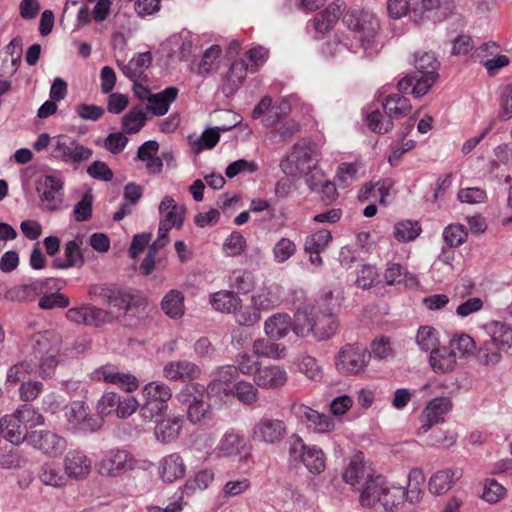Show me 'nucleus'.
I'll return each instance as SVG.
<instances>
[{
    "label": "nucleus",
    "instance_id": "1",
    "mask_svg": "<svg viewBox=\"0 0 512 512\" xmlns=\"http://www.w3.org/2000/svg\"><path fill=\"white\" fill-rule=\"evenodd\" d=\"M330 296L317 301L315 306L299 308L294 314L293 332L297 337L312 335L317 341L331 339L337 332L338 319L326 302Z\"/></svg>",
    "mask_w": 512,
    "mask_h": 512
},
{
    "label": "nucleus",
    "instance_id": "2",
    "mask_svg": "<svg viewBox=\"0 0 512 512\" xmlns=\"http://www.w3.org/2000/svg\"><path fill=\"white\" fill-rule=\"evenodd\" d=\"M439 65L440 63L434 53L416 54L414 59L415 71L398 82V90L405 93L411 88L410 92L416 98L424 96L439 77Z\"/></svg>",
    "mask_w": 512,
    "mask_h": 512
},
{
    "label": "nucleus",
    "instance_id": "3",
    "mask_svg": "<svg viewBox=\"0 0 512 512\" xmlns=\"http://www.w3.org/2000/svg\"><path fill=\"white\" fill-rule=\"evenodd\" d=\"M146 461L138 459L124 447L110 448L100 455L95 462L99 476L106 479H120L136 469H145Z\"/></svg>",
    "mask_w": 512,
    "mask_h": 512
},
{
    "label": "nucleus",
    "instance_id": "4",
    "mask_svg": "<svg viewBox=\"0 0 512 512\" xmlns=\"http://www.w3.org/2000/svg\"><path fill=\"white\" fill-rule=\"evenodd\" d=\"M62 338L54 330L34 334L30 346L35 358L38 359L39 373L42 377H51L60 362Z\"/></svg>",
    "mask_w": 512,
    "mask_h": 512
},
{
    "label": "nucleus",
    "instance_id": "5",
    "mask_svg": "<svg viewBox=\"0 0 512 512\" xmlns=\"http://www.w3.org/2000/svg\"><path fill=\"white\" fill-rule=\"evenodd\" d=\"M52 159L77 169L89 161L93 150L81 144L76 138L60 134L53 136Z\"/></svg>",
    "mask_w": 512,
    "mask_h": 512
},
{
    "label": "nucleus",
    "instance_id": "6",
    "mask_svg": "<svg viewBox=\"0 0 512 512\" xmlns=\"http://www.w3.org/2000/svg\"><path fill=\"white\" fill-rule=\"evenodd\" d=\"M487 337L483 340L482 358L486 365H494L501 359V351L512 347V326L493 322L484 327Z\"/></svg>",
    "mask_w": 512,
    "mask_h": 512
},
{
    "label": "nucleus",
    "instance_id": "7",
    "mask_svg": "<svg viewBox=\"0 0 512 512\" xmlns=\"http://www.w3.org/2000/svg\"><path fill=\"white\" fill-rule=\"evenodd\" d=\"M289 456L292 462L302 463L314 475L321 474L326 468V456L322 449L316 445H306L295 433L289 438Z\"/></svg>",
    "mask_w": 512,
    "mask_h": 512
},
{
    "label": "nucleus",
    "instance_id": "8",
    "mask_svg": "<svg viewBox=\"0 0 512 512\" xmlns=\"http://www.w3.org/2000/svg\"><path fill=\"white\" fill-rule=\"evenodd\" d=\"M68 430L74 433H94L101 429V418L90 414L89 406L83 401H73L64 407Z\"/></svg>",
    "mask_w": 512,
    "mask_h": 512
},
{
    "label": "nucleus",
    "instance_id": "9",
    "mask_svg": "<svg viewBox=\"0 0 512 512\" xmlns=\"http://www.w3.org/2000/svg\"><path fill=\"white\" fill-rule=\"evenodd\" d=\"M139 407L134 396H121L116 392H105L96 404V412L102 419L115 415L119 419L130 417Z\"/></svg>",
    "mask_w": 512,
    "mask_h": 512
},
{
    "label": "nucleus",
    "instance_id": "10",
    "mask_svg": "<svg viewBox=\"0 0 512 512\" xmlns=\"http://www.w3.org/2000/svg\"><path fill=\"white\" fill-rule=\"evenodd\" d=\"M27 445L47 457L56 458L66 450L67 441L55 431L35 429L29 431Z\"/></svg>",
    "mask_w": 512,
    "mask_h": 512
},
{
    "label": "nucleus",
    "instance_id": "11",
    "mask_svg": "<svg viewBox=\"0 0 512 512\" xmlns=\"http://www.w3.org/2000/svg\"><path fill=\"white\" fill-rule=\"evenodd\" d=\"M287 433L288 426L284 420L264 416L253 426L251 437L255 442L277 445L285 439Z\"/></svg>",
    "mask_w": 512,
    "mask_h": 512
},
{
    "label": "nucleus",
    "instance_id": "12",
    "mask_svg": "<svg viewBox=\"0 0 512 512\" xmlns=\"http://www.w3.org/2000/svg\"><path fill=\"white\" fill-rule=\"evenodd\" d=\"M370 356L366 347L361 344L344 345L336 358L335 365L342 374H358L363 371Z\"/></svg>",
    "mask_w": 512,
    "mask_h": 512
},
{
    "label": "nucleus",
    "instance_id": "13",
    "mask_svg": "<svg viewBox=\"0 0 512 512\" xmlns=\"http://www.w3.org/2000/svg\"><path fill=\"white\" fill-rule=\"evenodd\" d=\"M318 161L319 153L316 145L303 140L294 145L286 161L281 163V167L283 171L287 172L288 165H295V170L291 169L288 171L289 173L305 172L307 169L316 167Z\"/></svg>",
    "mask_w": 512,
    "mask_h": 512
},
{
    "label": "nucleus",
    "instance_id": "14",
    "mask_svg": "<svg viewBox=\"0 0 512 512\" xmlns=\"http://www.w3.org/2000/svg\"><path fill=\"white\" fill-rule=\"evenodd\" d=\"M66 318L77 325L101 327L113 321L114 316L110 311L91 304H82L72 307L66 312Z\"/></svg>",
    "mask_w": 512,
    "mask_h": 512
},
{
    "label": "nucleus",
    "instance_id": "15",
    "mask_svg": "<svg viewBox=\"0 0 512 512\" xmlns=\"http://www.w3.org/2000/svg\"><path fill=\"white\" fill-rule=\"evenodd\" d=\"M91 379L119 387L126 392L136 391L139 387L138 379L131 373L121 372L113 364H105L91 373Z\"/></svg>",
    "mask_w": 512,
    "mask_h": 512
},
{
    "label": "nucleus",
    "instance_id": "16",
    "mask_svg": "<svg viewBox=\"0 0 512 512\" xmlns=\"http://www.w3.org/2000/svg\"><path fill=\"white\" fill-rule=\"evenodd\" d=\"M62 467L68 481L81 482L92 472V459L82 450H69L63 457Z\"/></svg>",
    "mask_w": 512,
    "mask_h": 512
},
{
    "label": "nucleus",
    "instance_id": "17",
    "mask_svg": "<svg viewBox=\"0 0 512 512\" xmlns=\"http://www.w3.org/2000/svg\"><path fill=\"white\" fill-rule=\"evenodd\" d=\"M292 412L309 430L316 433H329L335 429V422L330 416L304 404H294Z\"/></svg>",
    "mask_w": 512,
    "mask_h": 512
},
{
    "label": "nucleus",
    "instance_id": "18",
    "mask_svg": "<svg viewBox=\"0 0 512 512\" xmlns=\"http://www.w3.org/2000/svg\"><path fill=\"white\" fill-rule=\"evenodd\" d=\"M249 452L245 435L236 429H228L220 438L215 453L219 457H238Z\"/></svg>",
    "mask_w": 512,
    "mask_h": 512
},
{
    "label": "nucleus",
    "instance_id": "19",
    "mask_svg": "<svg viewBox=\"0 0 512 512\" xmlns=\"http://www.w3.org/2000/svg\"><path fill=\"white\" fill-rule=\"evenodd\" d=\"M163 377L173 382H187L198 379L200 367L189 360H173L167 362L162 370Z\"/></svg>",
    "mask_w": 512,
    "mask_h": 512
},
{
    "label": "nucleus",
    "instance_id": "20",
    "mask_svg": "<svg viewBox=\"0 0 512 512\" xmlns=\"http://www.w3.org/2000/svg\"><path fill=\"white\" fill-rule=\"evenodd\" d=\"M63 181L53 175H46L42 177L37 186L41 202L49 210H56L59 208L62 199L60 192L63 189Z\"/></svg>",
    "mask_w": 512,
    "mask_h": 512
},
{
    "label": "nucleus",
    "instance_id": "21",
    "mask_svg": "<svg viewBox=\"0 0 512 512\" xmlns=\"http://www.w3.org/2000/svg\"><path fill=\"white\" fill-rule=\"evenodd\" d=\"M171 46L170 57L177 55L180 60L186 61L197 49L201 47L199 35L183 30L168 39Z\"/></svg>",
    "mask_w": 512,
    "mask_h": 512
},
{
    "label": "nucleus",
    "instance_id": "22",
    "mask_svg": "<svg viewBox=\"0 0 512 512\" xmlns=\"http://www.w3.org/2000/svg\"><path fill=\"white\" fill-rule=\"evenodd\" d=\"M452 408L453 403L450 397L441 396L430 400L423 411V418L425 420L420 428L421 432L426 433L432 425L443 422L444 416L448 414Z\"/></svg>",
    "mask_w": 512,
    "mask_h": 512
},
{
    "label": "nucleus",
    "instance_id": "23",
    "mask_svg": "<svg viewBox=\"0 0 512 512\" xmlns=\"http://www.w3.org/2000/svg\"><path fill=\"white\" fill-rule=\"evenodd\" d=\"M288 380L286 370L278 365L258 367L254 373L253 381L257 387L263 389H279Z\"/></svg>",
    "mask_w": 512,
    "mask_h": 512
},
{
    "label": "nucleus",
    "instance_id": "24",
    "mask_svg": "<svg viewBox=\"0 0 512 512\" xmlns=\"http://www.w3.org/2000/svg\"><path fill=\"white\" fill-rule=\"evenodd\" d=\"M372 468L370 464L364 461L362 452L356 453L343 473V479L346 483L355 486L361 483H366L369 479L373 478Z\"/></svg>",
    "mask_w": 512,
    "mask_h": 512
},
{
    "label": "nucleus",
    "instance_id": "25",
    "mask_svg": "<svg viewBox=\"0 0 512 512\" xmlns=\"http://www.w3.org/2000/svg\"><path fill=\"white\" fill-rule=\"evenodd\" d=\"M499 51L500 47L495 42L482 44V65L490 77L496 76L502 68L510 64L509 57Z\"/></svg>",
    "mask_w": 512,
    "mask_h": 512
},
{
    "label": "nucleus",
    "instance_id": "26",
    "mask_svg": "<svg viewBox=\"0 0 512 512\" xmlns=\"http://www.w3.org/2000/svg\"><path fill=\"white\" fill-rule=\"evenodd\" d=\"M248 71L249 64L245 59L235 60L223 79L222 93L227 97L234 95L242 86Z\"/></svg>",
    "mask_w": 512,
    "mask_h": 512
},
{
    "label": "nucleus",
    "instance_id": "27",
    "mask_svg": "<svg viewBox=\"0 0 512 512\" xmlns=\"http://www.w3.org/2000/svg\"><path fill=\"white\" fill-rule=\"evenodd\" d=\"M53 278L37 279L27 284H22L11 288L7 292V298L12 301H31L44 293Z\"/></svg>",
    "mask_w": 512,
    "mask_h": 512
},
{
    "label": "nucleus",
    "instance_id": "28",
    "mask_svg": "<svg viewBox=\"0 0 512 512\" xmlns=\"http://www.w3.org/2000/svg\"><path fill=\"white\" fill-rule=\"evenodd\" d=\"M186 465L178 453L163 457L159 462V475L164 482L172 483L185 476Z\"/></svg>",
    "mask_w": 512,
    "mask_h": 512
},
{
    "label": "nucleus",
    "instance_id": "29",
    "mask_svg": "<svg viewBox=\"0 0 512 512\" xmlns=\"http://www.w3.org/2000/svg\"><path fill=\"white\" fill-rule=\"evenodd\" d=\"M29 431L21 424L15 414L6 415L0 419V434L12 444L27 443Z\"/></svg>",
    "mask_w": 512,
    "mask_h": 512
},
{
    "label": "nucleus",
    "instance_id": "30",
    "mask_svg": "<svg viewBox=\"0 0 512 512\" xmlns=\"http://www.w3.org/2000/svg\"><path fill=\"white\" fill-rule=\"evenodd\" d=\"M462 473L458 469L447 468L434 473L429 480V491L434 495L447 493L460 479Z\"/></svg>",
    "mask_w": 512,
    "mask_h": 512
},
{
    "label": "nucleus",
    "instance_id": "31",
    "mask_svg": "<svg viewBox=\"0 0 512 512\" xmlns=\"http://www.w3.org/2000/svg\"><path fill=\"white\" fill-rule=\"evenodd\" d=\"M387 484L386 480L380 475L369 479L361 491L360 504L363 507H373L379 504L386 491Z\"/></svg>",
    "mask_w": 512,
    "mask_h": 512
},
{
    "label": "nucleus",
    "instance_id": "32",
    "mask_svg": "<svg viewBox=\"0 0 512 512\" xmlns=\"http://www.w3.org/2000/svg\"><path fill=\"white\" fill-rule=\"evenodd\" d=\"M294 319L286 313H277L270 316L264 324L266 335L270 339L279 340L284 338L290 330L293 331Z\"/></svg>",
    "mask_w": 512,
    "mask_h": 512
},
{
    "label": "nucleus",
    "instance_id": "33",
    "mask_svg": "<svg viewBox=\"0 0 512 512\" xmlns=\"http://www.w3.org/2000/svg\"><path fill=\"white\" fill-rule=\"evenodd\" d=\"M429 363L435 373H449L455 369L456 354L449 347H438L430 352Z\"/></svg>",
    "mask_w": 512,
    "mask_h": 512
},
{
    "label": "nucleus",
    "instance_id": "34",
    "mask_svg": "<svg viewBox=\"0 0 512 512\" xmlns=\"http://www.w3.org/2000/svg\"><path fill=\"white\" fill-rule=\"evenodd\" d=\"M344 7V2L337 0L330 4L324 11L313 19V26L318 33H324L331 29L339 20Z\"/></svg>",
    "mask_w": 512,
    "mask_h": 512
},
{
    "label": "nucleus",
    "instance_id": "35",
    "mask_svg": "<svg viewBox=\"0 0 512 512\" xmlns=\"http://www.w3.org/2000/svg\"><path fill=\"white\" fill-rule=\"evenodd\" d=\"M38 478L45 486L54 488H63L68 485L69 481L64 470L54 462H44L38 472Z\"/></svg>",
    "mask_w": 512,
    "mask_h": 512
},
{
    "label": "nucleus",
    "instance_id": "36",
    "mask_svg": "<svg viewBox=\"0 0 512 512\" xmlns=\"http://www.w3.org/2000/svg\"><path fill=\"white\" fill-rule=\"evenodd\" d=\"M178 92L176 87L170 86L158 93H152L148 101L147 109L156 116L165 115L171 103L176 100Z\"/></svg>",
    "mask_w": 512,
    "mask_h": 512
},
{
    "label": "nucleus",
    "instance_id": "37",
    "mask_svg": "<svg viewBox=\"0 0 512 512\" xmlns=\"http://www.w3.org/2000/svg\"><path fill=\"white\" fill-rule=\"evenodd\" d=\"M161 220L173 227L180 228L184 222L185 209L176 204L171 197H165L159 205Z\"/></svg>",
    "mask_w": 512,
    "mask_h": 512
},
{
    "label": "nucleus",
    "instance_id": "38",
    "mask_svg": "<svg viewBox=\"0 0 512 512\" xmlns=\"http://www.w3.org/2000/svg\"><path fill=\"white\" fill-rule=\"evenodd\" d=\"M161 308L168 317L181 318L185 312L183 293L176 289L167 292L161 301Z\"/></svg>",
    "mask_w": 512,
    "mask_h": 512
},
{
    "label": "nucleus",
    "instance_id": "39",
    "mask_svg": "<svg viewBox=\"0 0 512 512\" xmlns=\"http://www.w3.org/2000/svg\"><path fill=\"white\" fill-rule=\"evenodd\" d=\"M213 309L222 313H231L241 304V299L232 291L221 290L210 295Z\"/></svg>",
    "mask_w": 512,
    "mask_h": 512
},
{
    "label": "nucleus",
    "instance_id": "40",
    "mask_svg": "<svg viewBox=\"0 0 512 512\" xmlns=\"http://www.w3.org/2000/svg\"><path fill=\"white\" fill-rule=\"evenodd\" d=\"M382 106L392 121L393 119L405 117L412 108L410 100L399 94L389 95L382 103Z\"/></svg>",
    "mask_w": 512,
    "mask_h": 512
},
{
    "label": "nucleus",
    "instance_id": "41",
    "mask_svg": "<svg viewBox=\"0 0 512 512\" xmlns=\"http://www.w3.org/2000/svg\"><path fill=\"white\" fill-rule=\"evenodd\" d=\"M142 396L143 399H150L168 407V401L172 398V391L162 381H151L142 388Z\"/></svg>",
    "mask_w": 512,
    "mask_h": 512
},
{
    "label": "nucleus",
    "instance_id": "42",
    "mask_svg": "<svg viewBox=\"0 0 512 512\" xmlns=\"http://www.w3.org/2000/svg\"><path fill=\"white\" fill-rule=\"evenodd\" d=\"M222 53L219 45H212L206 49L202 55L200 62L191 71L203 78L209 76L214 71V65Z\"/></svg>",
    "mask_w": 512,
    "mask_h": 512
},
{
    "label": "nucleus",
    "instance_id": "43",
    "mask_svg": "<svg viewBox=\"0 0 512 512\" xmlns=\"http://www.w3.org/2000/svg\"><path fill=\"white\" fill-rule=\"evenodd\" d=\"M182 428L181 418L165 419L157 423L155 436L161 443H169L175 440Z\"/></svg>",
    "mask_w": 512,
    "mask_h": 512
},
{
    "label": "nucleus",
    "instance_id": "44",
    "mask_svg": "<svg viewBox=\"0 0 512 512\" xmlns=\"http://www.w3.org/2000/svg\"><path fill=\"white\" fill-rule=\"evenodd\" d=\"M252 351L258 357L281 359L285 356L286 347L267 339H257L253 342Z\"/></svg>",
    "mask_w": 512,
    "mask_h": 512
},
{
    "label": "nucleus",
    "instance_id": "45",
    "mask_svg": "<svg viewBox=\"0 0 512 512\" xmlns=\"http://www.w3.org/2000/svg\"><path fill=\"white\" fill-rule=\"evenodd\" d=\"M65 261L55 259L53 266L58 269H67L72 266L82 265L84 262L83 255L80 250V245L77 241H69L64 249Z\"/></svg>",
    "mask_w": 512,
    "mask_h": 512
},
{
    "label": "nucleus",
    "instance_id": "46",
    "mask_svg": "<svg viewBox=\"0 0 512 512\" xmlns=\"http://www.w3.org/2000/svg\"><path fill=\"white\" fill-rule=\"evenodd\" d=\"M385 282L388 285L404 283L413 285L416 283L415 277L408 273L405 267L399 263H389L384 273Z\"/></svg>",
    "mask_w": 512,
    "mask_h": 512
},
{
    "label": "nucleus",
    "instance_id": "47",
    "mask_svg": "<svg viewBox=\"0 0 512 512\" xmlns=\"http://www.w3.org/2000/svg\"><path fill=\"white\" fill-rule=\"evenodd\" d=\"M233 396L244 405H253L259 397L258 388L251 382L240 380L236 382L231 390Z\"/></svg>",
    "mask_w": 512,
    "mask_h": 512
},
{
    "label": "nucleus",
    "instance_id": "48",
    "mask_svg": "<svg viewBox=\"0 0 512 512\" xmlns=\"http://www.w3.org/2000/svg\"><path fill=\"white\" fill-rule=\"evenodd\" d=\"M425 483V476L422 470L412 469L408 475V485L405 491V498L410 503H417L420 501L423 490L422 487Z\"/></svg>",
    "mask_w": 512,
    "mask_h": 512
},
{
    "label": "nucleus",
    "instance_id": "49",
    "mask_svg": "<svg viewBox=\"0 0 512 512\" xmlns=\"http://www.w3.org/2000/svg\"><path fill=\"white\" fill-rule=\"evenodd\" d=\"M14 414L25 429L28 427L34 428L45 424V418L43 415L29 404L19 406Z\"/></svg>",
    "mask_w": 512,
    "mask_h": 512
},
{
    "label": "nucleus",
    "instance_id": "50",
    "mask_svg": "<svg viewBox=\"0 0 512 512\" xmlns=\"http://www.w3.org/2000/svg\"><path fill=\"white\" fill-rule=\"evenodd\" d=\"M368 128L378 134H386L393 128V121L389 115L380 110L371 111L366 118Z\"/></svg>",
    "mask_w": 512,
    "mask_h": 512
},
{
    "label": "nucleus",
    "instance_id": "51",
    "mask_svg": "<svg viewBox=\"0 0 512 512\" xmlns=\"http://www.w3.org/2000/svg\"><path fill=\"white\" fill-rule=\"evenodd\" d=\"M145 303L146 300L141 295L121 290L119 295L115 298V301H113L110 306H113L123 312H128L133 309L143 308Z\"/></svg>",
    "mask_w": 512,
    "mask_h": 512
},
{
    "label": "nucleus",
    "instance_id": "52",
    "mask_svg": "<svg viewBox=\"0 0 512 512\" xmlns=\"http://www.w3.org/2000/svg\"><path fill=\"white\" fill-rule=\"evenodd\" d=\"M405 499V490L403 487L389 486L387 484L380 505L387 512H394Z\"/></svg>",
    "mask_w": 512,
    "mask_h": 512
},
{
    "label": "nucleus",
    "instance_id": "53",
    "mask_svg": "<svg viewBox=\"0 0 512 512\" xmlns=\"http://www.w3.org/2000/svg\"><path fill=\"white\" fill-rule=\"evenodd\" d=\"M448 347L456 354V356L459 355L460 357H467L474 352L476 344L473 338L468 334L461 333L455 334L451 338Z\"/></svg>",
    "mask_w": 512,
    "mask_h": 512
},
{
    "label": "nucleus",
    "instance_id": "54",
    "mask_svg": "<svg viewBox=\"0 0 512 512\" xmlns=\"http://www.w3.org/2000/svg\"><path fill=\"white\" fill-rule=\"evenodd\" d=\"M238 124L236 122L232 126H223V127H216L213 129H207L205 130L201 136L198 137V139L194 142V147L197 151H202L204 149H211L213 148L220 139V131H228L231 128L235 127Z\"/></svg>",
    "mask_w": 512,
    "mask_h": 512
},
{
    "label": "nucleus",
    "instance_id": "55",
    "mask_svg": "<svg viewBox=\"0 0 512 512\" xmlns=\"http://www.w3.org/2000/svg\"><path fill=\"white\" fill-rule=\"evenodd\" d=\"M229 284L241 293H248L254 288V276L252 272L238 269L229 276Z\"/></svg>",
    "mask_w": 512,
    "mask_h": 512
},
{
    "label": "nucleus",
    "instance_id": "56",
    "mask_svg": "<svg viewBox=\"0 0 512 512\" xmlns=\"http://www.w3.org/2000/svg\"><path fill=\"white\" fill-rule=\"evenodd\" d=\"M332 239L330 231L321 229L308 236L305 240V252H323Z\"/></svg>",
    "mask_w": 512,
    "mask_h": 512
},
{
    "label": "nucleus",
    "instance_id": "57",
    "mask_svg": "<svg viewBox=\"0 0 512 512\" xmlns=\"http://www.w3.org/2000/svg\"><path fill=\"white\" fill-rule=\"evenodd\" d=\"M421 227L416 221H401L394 227V237L400 242L412 241L418 237Z\"/></svg>",
    "mask_w": 512,
    "mask_h": 512
},
{
    "label": "nucleus",
    "instance_id": "58",
    "mask_svg": "<svg viewBox=\"0 0 512 512\" xmlns=\"http://www.w3.org/2000/svg\"><path fill=\"white\" fill-rule=\"evenodd\" d=\"M437 334L438 333L435 328L431 326H421L419 327L416 335V343L418 344L419 348L424 352L437 349V345L439 342Z\"/></svg>",
    "mask_w": 512,
    "mask_h": 512
},
{
    "label": "nucleus",
    "instance_id": "59",
    "mask_svg": "<svg viewBox=\"0 0 512 512\" xmlns=\"http://www.w3.org/2000/svg\"><path fill=\"white\" fill-rule=\"evenodd\" d=\"M468 233L461 224H450L443 231V239L449 248L459 247Z\"/></svg>",
    "mask_w": 512,
    "mask_h": 512
},
{
    "label": "nucleus",
    "instance_id": "60",
    "mask_svg": "<svg viewBox=\"0 0 512 512\" xmlns=\"http://www.w3.org/2000/svg\"><path fill=\"white\" fill-rule=\"evenodd\" d=\"M296 252V244L289 238H281L273 247V258L278 264L286 262Z\"/></svg>",
    "mask_w": 512,
    "mask_h": 512
},
{
    "label": "nucleus",
    "instance_id": "61",
    "mask_svg": "<svg viewBox=\"0 0 512 512\" xmlns=\"http://www.w3.org/2000/svg\"><path fill=\"white\" fill-rule=\"evenodd\" d=\"M139 408V415L144 421H157L167 410L168 407L150 399H144Z\"/></svg>",
    "mask_w": 512,
    "mask_h": 512
},
{
    "label": "nucleus",
    "instance_id": "62",
    "mask_svg": "<svg viewBox=\"0 0 512 512\" xmlns=\"http://www.w3.org/2000/svg\"><path fill=\"white\" fill-rule=\"evenodd\" d=\"M246 246V239L237 231L232 232L223 244V251L226 256L235 257L241 255Z\"/></svg>",
    "mask_w": 512,
    "mask_h": 512
},
{
    "label": "nucleus",
    "instance_id": "63",
    "mask_svg": "<svg viewBox=\"0 0 512 512\" xmlns=\"http://www.w3.org/2000/svg\"><path fill=\"white\" fill-rule=\"evenodd\" d=\"M506 488L494 479H487L482 489V499L497 503L506 496Z\"/></svg>",
    "mask_w": 512,
    "mask_h": 512
},
{
    "label": "nucleus",
    "instance_id": "64",
    "mask_svg": "<svg viewBox=\"0 0 512 512\" xmlns=\"http://www.w3.org/2000/svg\"><path fill=\"white\" fill-rule=\"evenodd\" d=\"M147 117L141 110H131L122 118L123 129L129 133H137L144 126Z\"/></svg>",
    "mask_w": 512,
    "mask_h": 512
}]
</instances>
